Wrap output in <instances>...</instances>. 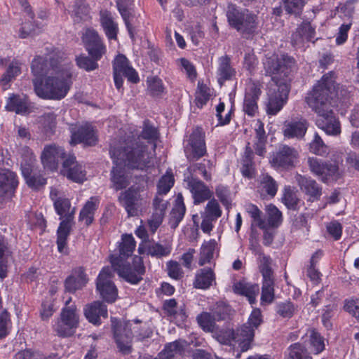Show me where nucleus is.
Listing matches in <instances>:
<instances>
[{
	"label": "nucleus",
	"instance_id": "1",
	"mask_svg": "<svg viewBox=\"0 0 359 359\" xmlns=\"http://www.w3.org/2000/svg\"><path fill=\"white\" fill-rule=\"evenodd\" d=\"M339 97L334 73L330 72L323 76L320 80L313 86L305 101L317 115L316 125L327 135H337L341 129L339 121L334 115L332 100Z\"/></svg>",
	"mask_w": 359,
	"mask_h": 359
},
{
	"label": "nucleus",
	"instance_id": "2",
	"mask_svg": "<svg viewBox=\"0 0 359 359\" xmlns=\"http://www.w3.org/2000/svg\"><path fill=\"white\" fill-rule=\"evenodd\" d=\"M263 63L266 74L272 79L268 92L266 113L276 115L287 101L290 75L297 69V65L295 60L287 55L280 57L273 55L266 57Z\"/></svg>",
	"mask_w": 359,
	"mask_h": 359
},
{
	"label": "nucleus",
	"instance_id": "3",
	"mask_svg": "<svg viewBox=\"0 0 359 359\" xmlns=\"http://www.w3.org/2000/svg\"><path fill=\"white\" fill-rule=\"evenodd\" d=\"M72 65L64 63L53 74L47 76L44 83L33 79L36 94L43 99L60 100L64 98L70 88Z\"/></svg>",
	"mask_w": 359,
	"mask_h": 359
},
{
	"label": "nucleus",
	"instance_id": "4",
	"mask_svg": "<svg viewBox=\"0 0 359 359\" xmlns=\"http://www.w3.org/2000/svg\"><path fill=\"white\" fill-rule=\"evenodd\" d=\"M111 157L130 169L144 170L151 166L152 157L139 138L127 140L120 149L111 147Z\"/></svg>",
	"mask_w": 359,
	"mask_h": 359
},
{
	"label": "nucleus",
	"instance_id": "5",
	"mask_svg": "<svg viewBox=\"0 0 359 359\" xmlns=\"http://www.w3.org/2000/svg\"><path fill=\"white\" fill-rule=\"evenodd\" d=\"M226 18L230 26L246 38L257 32L258 18L248 10L240 11L234 6L230 5L226 11Z\"/></svg>",
	"mask_w": 359,
	"mask_h": 359
},
{
	"label": "nucleus",
	"instance_id": "6",
	"mask_svg": "<svg viewBox=\"0 0 359 359\" xmlns=\"http://www.w3.org/2000/svg\"><path fill=\"white\" fill-rule=\"evenodd\" d=\"M254 336L253 328L243 325L236 330H222L217 334V338L221 344L238 346L242 352H245L251 348Z\"/></svg>",
	"mask_w": 359,
	"mask_h": 359
},
{
	"label": "nucleus",
	"instance_id": "7",
	"mask_svg": "<svg viewBox=\"0 0 359 359\" xmlns=\"http://www.w3.org/2000/svg\"><path fill=\"white\" fill-rule=\"evenodd\" d=\"M72 298L65 302L60 318L53 326L54 331L59 337H67L73 335L79 324V314L74 304H71Z\"/></svg>",
	"mask_w": 359,
	"mask_h": 359
},
{
	"label": "nucleus",
	"instance_id": "8",
	"mask_svg": "<svg viewBox=\"0 0 359 359\" xmlns=\"http://www.w3.org/2000/svg\"><path fill=\"white\" fill-rule=\"evenodd\" d=\"M59 53H50L46 56V57L37 56L32 62V72L35 79L39 81L40 77L45 76L48 74L51 75L56 72L60 69V65H64V63H69L65 59H62V55Z\"/></svg>",
	"mask_w": 359,
	"mask_h": 359
},
{
	"label": "nucleus",
	"instance_id": "9",
	"mask_svg": "<svg viewBox=\"0 0 359 359\" xmlns=\"http://www.w3.org/2000/svg\"><path fill=\"white\" fill-rule=\"evenodd\" d=\"M307 163L311 173L324 183L337 180L340 177L339 166L335 161H325L317 158L309 157Z\"/></svg>",
	"mask_w": 359,
	"mask_h": 359
},
{
	"label": "nucleus",
	"instance_id": "10",
	"mask_svg": "<svg viewBox=\"0 0 359 359\" xmlns=\"http://www.w3.org/2000/svg\"><path fill=\"white\" fill-rule=\"evenodd\" d=\"M111 266L120 277L131 284L140 283L142 280V276L145 272V268L140 259L131 266L119 258L112 257Z\"/></svg>",
	"mask_w": 359,
	"mask_h": 359
},
{
	"label": "nucleus",
	"instance_id": "11",
	"mask_svg": "<svg viewBox=\"0 0 359 359\" xmlns=\"http://www.w3.org/2000/svg\"><path fill=\"white\" fill-rule=\"evenodd\" d=\"M118 200L125 208L128 217L137 216L145 204L144 197L140 192V189L133 187L121 192Z\"/></svg>",
	"mask_w": 359,
	"mask_h": 359
},
{
	"label": "nucleus",
	"instance_id": "12",
	"mask_svg": "<svg viewBox=\"0 0 359 359\" xmlns=\"http://www.w3.org/2000/svg\"><path fill=\"white\" fill-rule=\"evenodd\" d=\"M184 151L189 162L196 161L206 154V147L204 135L199 128L195 129L190 135Z\"/></svg>",
	"mask_w": 359,
	"mask_h": 359
},
{
	"label": "nucleus",
	"instance_id": "13",
	"mask_svg": "<svg viewBox=\"0 0 359 359\" xmlns=\"http://www.w3.org/2000/svg\"><path fill=\"white\" fill-rule=\"evenodd\" d=\"M112 270L107 266L102 269L97 278L96 288L100 297L108 303H113L117 297V289L111 280Z\"/></svg>",
	"mask_w": 359,
	"mask_h": 359
},
{
	"label": "nucleus",
	"instance_id": "14",
	"mask_svg": "<svg viewBox=\"0 0 359 359\" xmlns=\"http://www.w3.org/2000/svg\"><path fill=\"white\" fill-rule=\"evenodd\" d=\"M262 94V85L258 81L250 80L246 83L243 103V112L250 117L258 112L257 101Z\"/></svg>",
	"mask_w": 359,
	"mask_h": 359
},
{
	"label": "nucleus",
	"instance_id": "15",
	"mask_svg": "<svg viewBox=\"0 0 359 359\" xmlns=\"http://www.w3.org/2000/svg\"><path fill=\"white\" fill-rule=\"evenodd\" d=\"M208 201L203 211L201 212L202 219L201 229L203 233L210 235L214 227V223L222 216V210L215 198H211Z\"/></svg>",
	"mask_w": 359,
	"mask_h": 359
},
{
	"label": "nucleus",
	"instance_id": "16",
	"mask_svg": "<svg viewBox=\"0 0 359 359\" xmlns=\"http://www.w3.org/2000/svg\"><path fill=\"white\" fill-rule=\"evenodd\" d=\"M298 157L299 153L295 148L287 145H282L273 154L270 163L274 168L289 169L294 165Z\"/></svg>",
	"mask_w": 359,
	"mask_h": 359
},
{
	"label": "nucleus",
	"instance_id": "17",
	"mask_svg": "<svg viewBox=\"0 0 359 359\" xmlns=\"http://www.w3.org/2000/svg\"><path fill=\"white\" fill-rule=\"evenodd\" d=\"M18 184L15 172L8 169H0V208L13 196Z\"/></svg>",
	"mask_w": 359,
	"mask_h": 359
},
{
	"label": "nucleus",
	"instance_id": "18",
	"mask_svg": "<svg viewBox=\"0 0 359 359\" xmlns=\"http://www.w3.org/2000/svg\"><path fill=\"white\" fill-rule=\"evenodd\" d=\"M185 187L191 194L194 205H199L208 200H210L213 192L201 180L192 176L187 177L184 180Z\"/></svg>",
	"mask_w": 359,
	"mask_h": 359
},
{
	"label": "nucleus",
	"instance_id": "19",
	"mask_svg": "<svg viewBox=\"0 0 359 359\" xmlns=\"http://www.w3.org/2000/svg\"><path fill=\"white\" fill-rule=\"evenodd\" d=\"M114 337L120 352L129 354L132 351V339L133 333L129 322L119 324L113 327Z\"/></svg>",
	"mask_w": 359,
	"mask_h": 359
},
{
	"label": "nucleus",
	"instance_id": "20",
	"mask_svg": "<svg viewBox=\"0 0 359 359\" xmlns=\"http://www.w3.org/2000/svg\"><path fill=\"white\" fill-rule=\"evenodd\" d=\"M67 157L63 148L51 144L45 146L41 155V160L45 169L54 171L57 169L60 161Z\"/></svg>",
	"mask_w": 359,
	"mask_h": 359
},
{
	"label": "nucleus",
	"instance_id": "21",
	"mask_svg": "<svg viewBox=\"0 0 359 359\" xmlns=\"http://www.w3.org/2000/svg\"><path fill=\"white\" fill-rule=\"evenodd\" d=\"M60 172L67 179L76 183H83L86 180L85 169L76 161V157L73 155H68L63 161Z\"/></svg>",
	"mask_w": 359,
	"mask_h": 359
},
{
	"label": "nucleus",
	"instance_id": "22",
	"mask_svg": "<svg viewBox=\"0 0 359 359\" xmlns=\"http://www.w3.org/2000/svg\"><path fill=\"white\" fill-rule=\"evenodd\" d=\"M296 182L300 190L308 197L311 201H318L322 195L321 186L309 176L297 174L295 176Z\"/></svg>",
	"mask_w": 359,
	"mask_h": 359
},
{
	"label": "nucleus",
	"instance_id": "23",
	"mask_svg": "<svg viewBox=\"0 0 359 359\" xmlns=\"http://www.w3.org/2000/svg\"><path fill=\"white\" fill-rule=\"evenodd\" d=\"M168 204V201L160 196H156L154 198L152 215L148 219L149 227L152 233L162 224Z\"/></svg>",
	"mask_w": 359,
	"mask_h": 359
},
{
	"label": "nucleus",
	"instance_id": "24",
	"mask_svg": "<svg viewBox=\"0 0 359 359\" xmlns=\"http://www.w3.org/2000/svg\"><path fill=\"white\" fill-rule=\"evenodd\" d=\"M71 133V144L83 143L91 146L95 144L97 141L95 130L88 124L80 126L76 130L72 128Z\"/></svg>",
	"mask_w": 359,
	"mask_h": 359
},
{
	"label": "nucleus",
	"instance_id": "25",
	"mask_svg": "<svg viewBox=\"0 0 359 359\" xmlns=\"http://www.w3.org/2000/svg\"><path fill=\"white\" fill-rule=\"evenodd\" d=\"M113 72L116 74L124 75L128 81L137 83L140 79L137 72L129 65L127 57L123 55H118L113 62Z\"/></svg>",
	"mask_w": 359,
	"mask_h": 359
},
{
	"label": "nucleus",
	"instance_id": "26",
	"mask_svg": "<svg viewBox=\"0 0 359 359\" xmlns=\"http://www.w3.org/2000/svg\"><path fill=\"white\" fill-rule=\"evenodd\" d=\"M50 197L53 201L55 210L57 215L60 216V219L63 217L67 218L68 215H71L73 212L75 213V208L71 210V203L67 198L62 196L60 191L52 188L50 192Z\"/></svg>",
	"mask_w": 359,
	"mask_h": 359
},
{
	"label": "nucleus",
	"instance_id": "27",
	"mask_svg": "<svg viewBox=\"0 0 359 359\" xmlns=\"http://www.w3.org/2000/svg\"><path fill=\"white\" fill-rule=\"evenodd\" d=\"M217 79L222 86L226 81H231L236 77V71L232 67L231 57L224 55L218 58V67L217 69Z\"/></svg>",
	"mask_w": 359,
	"mask_h": 359
},
{
	"label": "nucleus",
	"instance_id": "28",
	"mask_svg": "<svg viewBox=\"0 0 359 359\" xmlns=\"http://www.w3.org/2000/svg\"><path fill=\"white\" fill-rule=\"evenodd\" d=\"M115 166L113 167L111 171V182L112 183V187L116 190L118 191L127 187L130 182V179L125 170V168L122 167L123 165L121 163L115 162L113 159Z\"/></svg>",
	"mask_w": 359,
	"mask_h": 359
},
{
	"label": "nucleus",
	"instance_id": "29",
	"mask_svg": "<svg viewBox=\"0 0 359 359\" xmlns=\"http://www.w3.org/2000/svg\"><path fill=\"white\" fill-rule=\"evenodd\" d=\"M84 314L90 323L99 325L101 324L100 317L107 318L108 316L107 306L100 301L94 302L86 306Z\"/></svg>",
	"mask_w": 359,
	"mask_h": 359
},
{
	"label": "nucleus",
	"instance_id": "30",
	"mask_svg": "<svg viewBox=\"0 0 359 359\" xmlns=\"http://www.w3.org/2000/svg\"><path fill=\"white\" fill-rule=\"evenodd\" d=\"M140 253L145 252L147 255L161 259L168 257L172 252V245L168 243L162 244L154 241L145 243L144 249L138 248Z\"/></svg>",
	"mask_w": 359,
	"mask_h": 359
},
{
	"label": "nucleus",
	"instance_id": "31",
	"mask_svg": "<svg viewBox=\"0 0 359 359\" xmlns=\"http://www.w3.org/2000/svg\"><path fill=\"white\" fill-rule=\"evenodd\" d=\"M219 255V246L215 239L204 241L200 248L198 264L203 266L210 264L212 261L217 257Z\"/></svg>",
	"mask_w": 359,
	"mask_h": 359
},
{
	"label": "nucleus",
	"instance_id": "32",
	"mask_svg": "<svg viewBox=\"0 0 359 359\" xmlns=\"http://www.w3.org/2000/svg\"><path fill=\"white\" fill-rule=\"evenodd\" d=\"M307 128V121L304 119H302L299 121L285 123L283 128V133L285 138L301 139L305 135Z\"/></svg>",
	"mask_w": 359,
	"mask_h": 359
},
{
	"label": "nucleus",
	"instance_id": "33",
	"mask_svg": "<svg viewBox=\"0 0 359 359\" xmlns=\"http://www.w3.org/2000/svg\"><path fill=\"white\" fill-rule=\"evenodd\" d=\"M193 284L196 288L207 290L216 284L215 273L210 268L201 269L197 271Z\"/></svg>",
	"mask_w": 359,
	"mask_h": 359
},
{
	"label": "nucleus",
	"instance_id": "34",
	"mask_svg": "<svg viewBox=\"0 0 359 359\" xmlns=\"http://www.w3.org/2000/svg\"><path fill=\"white\" fill-rule=\"evenodd\" d=\"M21 170L27 184L30 188L39 189L46 184V180L35 172L30 164L22 165Z\"/></svg>",
	"mask_w": 359,
	"mask_h": 359
},
{
	"label": "nucleus",
	"instance_id": "35",
	"mask_svg": "<svg viewBox=\"0 0 359 359\" xmlns=\"http://www.w3.org/2000/svg\"><path fill=\"white\" fill-rule=\"evenodd\" d=\"M100 17L101 26L108 39H116L118 27L111 13L107 10H102L100 12Z\"/></svg>",
	"mask_w": 359,
	"mask_h": 359
},
{
	"label": "nucleus",
	"instance_id": "36",
	"mask_svg": "<svg viewBox=\"0 0 359 359\" xmlns=\"http://www.w3.org/2000/svg\"><path fill=\"white\" fill-rule=\"evenodd\" d=\"M87 282L88 278L83 269L79 267L76 269L72 274L66 279L65 289L70 292H74L84 287Z\"/></svg>",
	"mask_w": 359,
	"mask_h": 359
},
{
	"label": "nucleus",
	"instance_id": "37",
	"mask_svg": "<svg viewBox=\"0 0 359 359\" xmlns=\"http://www.w3.org/2000/svg\"><path fill=\"white\" fill-rule=\"evenodd\" d=\"M186 212L184 197L181 193L177 195L175 205L170 214L169 225L175 229L182 220Z\"/></svg>",
	"mask_w": 359,
	"mask_h": 359
},
{
	"label": "nucleus",
	"instance_id": "38",
	"mask_svg": "<svg viewBox=\"0 0 359 359\" xmlns=\"http://www.w3.org/2000/svg\"><path fill=\"white\" fill-rule=\"evenodd\" d=\"M303 339L310 345L311 352L318 354L325 350V339L315 329H309Z\"/></svg>",
	"mask_w": 359,
	"mask_h": 359
},
{
	"label": "nucleus",
	"instance_id": "39",
	"mask_svg": "<svg viewBox=\"0 0 359 359\" xmlns=\"http://www.w3.org/2000/svg\"><path fill=\"white\" fill-rule=\"evenodd\" d=\"M135 248V241L133 236L130 234H125L122 236L121 243L119 245V254L111 255L109 257L110 262L111 263L112 257L119 258L123 262H126V259L130 257Z\"/></svg>",
	"mask_w": 359,
	"mask_h": 359
},
{
	"label": "nucleus",
	"instance_id": "40",
	"mask_svg": "<svg viewBox=\"0 0 359 359\" xmlns=\"http://www.w3.org/2000/svg\"><path fill=\"white\" fill-rule=\"evenodd\" d=\"M246 146L244 154L241 160V172L243 177L252 179L255 176V168L253 159V151L249 146Z\"/></svg>",
	"mask_w": 359,
	"mask_h": 359
},
{
	"label": "nucleus",
	"instance_id": "41",
	"mask_svg": "<svg viewBox=\"0 0 359 359\" xmlns=\"http://www.w3.org/2000/svg\"><path fill=\"white\" fill-rule=\"evenodd\" d=\"M99 200L96 197H91L81 209L79 217V221H84L86 226L91 224Z\"/></svg>",
	"mask_w": 359,
	"mask_h": 359
},
{
	"label": "nucleus",
	"instance_id": "42",
	"mask_svg": "<svg viewBox=\"0 0 359 359\" xmlns=\"http://www.w3.org/2000/svg\"><path fill=\"white\" fill-rule=\"evenodd\" d=\"M71 13L72 17L75 22L86 21L91 18L89 5L81 0L75 1Z\"/></svg>",
	"mask_w": 359,
	"mask_h": 359
},
{
	"label": "nucleus",
	"instance_id": "43",
	"mask_svg": "<svg viewBox=\"0 0 359 359\" xmlns=\"http://www.w3.org/2000/svg\"><path fill=\"white\" fill-rule=\"evenodd\" d=\"M259 191L273 197L278 191V184L276 180L268 174H262L259 177Z\"/></svg>",
	"mask_w": 359,
	"mask_h": 359
},
{
	"label": "nucleus",
	"instance_id": "44",
	"mask_svg": "<svg viewBox=\"0 0 359 359\" xmlns=\"http://www.w3.org/2000/svg\"><path fill=\"white\" fill-rule=\"evenodd\" d=\"M182 349L180 341H175L166 345L156 359H180Z\"/></svg>",
	"mask_w": 359,
	"mask_h": 359
},
{
	"label": "nucleus",
	"instance_id": "45",
	"mask_svg": "<svg viewBox=\"0 0 359 359\" xmlns=\"http://www.w3.org/2000/svg\"><path fill=\"white\" fill-rule=\"evenodd\" d=\"M130 0H117L118 10L123 19L125 25L131 38H133V27L130 23V17L131 16Z\"/></svg>",
	"mask_w": 359,
	"mask_h": 359
},
{
	"label": "nucleus",
	"instance_id": "46",
	"mask_svg": "<svg viewBox=\"0 0 359 359\" xmlns=\"http://www.w3.org/2000/svg\"><path fill=\"white\" fill-rule=\"evenodd\" d=\"M299 36L302 41L304 40L307 41H312L315 37V28L313 27L309 22H304L297 28L296 34L293 36L295 43H297Z\"/></svg>",
	"mask_w": 359,
	"mask_h": 359
},
{
	"label": "nucleus",
	"instance_id": "47",
	"mask_svg": "<svg viewBox=\"0 0 359 359\" xmlns=\"http://www.w3.org/2000/svg\"><path fill=\"white\" fill-rule=\"evenodd\" d=\"M310 352L300 343H294L287 348L285 359H310Z\"/></svg>",
	"mask_w": 359,
	"mask_h": 359
},
{
	"label": "nucleus",
	"instance_id": "48",
	"mask_svg": "<svg viewBox=\"0 0 359 359\" xmlns=\"http://www.w3.org/2000/svg\"><path fill=\"white\" fill-rule=\"evenodd\" d=\"M137 138L144 139L147 141L149 144H154V148L156 147V142L158 138V133L157 129L150 124V121L149 120H145L144 121L142 131L140 136Z\"/></svg>",
	"mask_w": 359,
	"mask_h": 359
},
{
	"label": "nucleus",
	"instance_id": "49",
	"mask_svg": "<svg viewBox=\"0 0 359 359\" xmlns=\"http://www.w3.org/2000/svg\"><path fill=\"white\" fill-rule=\"evenodd\" d=\"M261 299L267 303H271L274 299V278L273 276L263 277Z\"/></svg>",
	"mask_w": 359,
	"mask_h": 359
},
{
	"label": "nucleus",
	"instance_id": "50",
	"mask_svg": "<svg viewBox=\"0 0 359 359\" xmlns=\"http://www.w3.org/2000/svg\"><path fill=\"white\" fill-rule=\"evenodd\" d=\"M175 183V179L171 170H167L158 182L157 184V195L167 194Z\"/></svg>",
	"mask_w": 359,
	"mask_h": 359
},
{
	"label": "nucleus",
	"instance_id": "51",
	"mask_svg": "<svg viewBox=\"0 0 359 359\" xmlns=\"http://www.w3.org/2000/svg\"><path fill=\"white\" fill-rule=\"evenodd\" d=\"M6 109L17 114H23L27 111V106L24 99L19 95H13L8 98Z\"/></svg>",
	"mask_w": 359,
	"mask_h": 359
},
{
	"label": "nucleus",
	"instance_id": "52",
	"mask_svg": "<svg viewBox=\"0 0 359 359\" xmlns=\"http://www.w3.org/2000/svg\"><path fill=\"white\" fill-rule=\"evenodd\" d=\"M74 212L62 219L57 230V238L67 240L74 225Z\"/></svg>",
	"mask_w": 359,
	"mask_h": 359
},
{
	"label": "nucleus",
	"instance_id": "53",
	"mask_svg": "<svg viewBox=\"0 0 359 359\" xmlns=\"http://www.w3.org/2000/svg\"><path fill=\"white\" fill-rule=\"evenodd\" d=\"M199 326L205 332H212L216 328L215 318L212 313L203 312L196 318Z\"/></svg>",
	"mask_w": 359,
	"mask_h": 359
},
{
	"label": "nucleus",
	"instance_id": "54",
	"mask_svg": "<svg viewBox=\"0 0 359 359\" xmlns=\"http://www.w3.org/2000/svg\"><path fill=\"white\" fill-rule=\"evenodd\" d=\"M212 166V163L210 160L204 159L201 163L191 164L188 169L191 172H196L198 171L204 180L206 181H210L212 176L211 174L208 172V170L211 169Z\"/></svg>",
	"mask_w": 359,
	"mask_h": 359
},
{
	"label": "nucleus",
	"instance_id": "55",
	"mask_svg": "<svg viewBox=\"0 0 359 359\" xmlns=\"http://www.w3.org/2000/svg\"><path fill=\"white\" fill-rule=\"evenodd\" d=\"M282 201L288 209L294 210L298 208L299 199L297 194L288 186L284 188Z\"/></svg>",
	"mask_w": 359,
	"mask_h": 359
},
{
	"label": "nucleus",
	"instance_id": "56",
	"mask_svg": "<svg viewBox=\"0 0 359 359\" xmlns=\"http://www.w3.org/2000/svg\"><path fill=\"white\" fill-rule=\"evenodd\" d=\"M215 195L221 203L227 209L231 208V191L229 187L219 184L215 187Z\"/></svg>",
	"mask_w": 359,
	"mask_h": 359
},
{
	"label": "nucleus",
	"instance_id": "57",
	"mask_svg": "<svg viewBox=\"0 0 359 359\" xmlns=\"http://www.w3.org/2000/svg\"><path fill=\"white\" fill-rule=\"evenodd\" d=\"M98 60H95L92 57H89L85 55H80L76 58L77 66L87 72H91L97 69L98 68Z\"/></svg>",
	"mask_w": 359,
	"mask_h": 359
},
{
	"label": "nucleus",
	"instance_id": "58",
	"mask_svg": "<svg viewBox=\"0 0 359 359\" xmlns=\"http://www.w3.org/2000/svg\"><path fill=\"white\" fill-rule=\"evenodd\" d=\"M19 73L20 67L18 64L15 62L11 63L6 73L2 76L0 80V85L3 90H6L8 88V83L11 81V79L17 76Z\"/></svg>",
	"mask_w": 359,
	"mask_h": 359
},
{
	"label": "nucleus",
	"instance_id": "59",
	"mask_svg": "<svg viewBox=\"0 0 359 359\" xmlns=\"http://www.w3.org/2000/svg\"><path fill=\"white\" fill-rule=\"evenodd\" d=\"M297 309V307L291 302H280L276 306L277 313L285 318H292Z\"/></svg>",
	"mask_w": 359,
	"mask_h": 359
},
{
	"label": "nucleus",
	"instance_id": "60",
	"mask_svg": "<svg viewBox=\"0 0 359 359\" xmlns=\"http://www.w3.org/2000/svg\"><path fill=\"white\" fill-rule=\"evenodd\" d=\"M210 89L203 84L198 83V90L196 95V104L198 107L202 108L210 99Z\"/></svg>",
	"mask_w": 359,
	"mask_h": 359
},
{
	"label": "nucleus",
	"instance_id": "61",
	"mask_svg": "<svg viewBox=\"0 0 359 359\" xmlns=\"http://www.w3.org/2000/svg\"><path fill=\"white\" fill-rule=\"evenodd\" d=\"M230 308L223 302L216 303L212 309V314L217 321L225 320L229 315Z\"/></svg>",
	"mask_w": 359,
	"mask_h": 359
},
{
	"label": "nucleus",
	"instance_id": "62",
	"mask_svg": "<svg viewBox=\"0 0 359 359\" xmlns=\"http://www.w3.org/2000/svg\"><path fill=\"white\" fill-rule=\"evenodd\" d=\"M166 269L168 276L175 280H180L184 276V271L179 262L170 260L166 263Z\"/></svg>",
	"mask_w": 359,
	"mask_h": 359
},
{
	"label": "nucleus",
	"instance_id": "63",
	"mask_svg": "<svg viewBox=\"0 0 359 359\" xmlns=\"http://www.w3.org/2000/svg\"><path fill=\"white\" fill-rule=\"evenodd\" d=\"M13 359H56L55 355H45L39 352H32L29 350L21 351L17 353Z\"/></svg>",
	"mask_w": 359,
	"mask_h": 359
},
{
	"label": "nucleus",
	"instance_id": "64",
	"mask_svg": "<svg viewBox=\"0 0 359 359\" xmlns=\"http://www.w3.org/2000/svg\"><path fill=\"white\" fill-rule=\"evenodd\" d=\"M148 90L154 97H159L165 93V87L161 79L154 77L148 81Z\"/></svg>",
	"mask_w": 359,
	"mask_h": 359
}]
</instances>
